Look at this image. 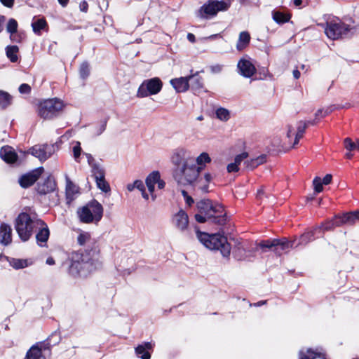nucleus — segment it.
<instances>
[{
	"label": "nucleus",
	"mask_w": 359,
	"mask_h": 359,
	"mask_svg": "<svg viewBox=\"0 0 359 359\" xmlns=\"http://www.w3.org/2000/svg\"><path fill=\"white\" fill-rule=\"evenodd\" d=\"M102 267L99 250L95 248L84 252H74L69 267V273L74 276L86 277Z\"/></svg>",
	"instance_id": "f257e3e1"
},
{
	"label": "nucleus",
	"mask_w": 359,
	"mask_h": 359,
	"mask_svg": "<svg viewBox=\"0 0 359 359\" xmlns=\"http://www.w3.org/2000/svg\"><path fill=\"white\" fill-rule=\"evenodd\" d=\"M198 213L195 215L199 223L210 221L218 225H224L227 217L222 205L210 200H201L197 203Z\"/></svg>",
	"instance_id": "f03ea898"
},
{
	"label": "nucleus",
	"mask_w": 359,
	"mask_h": 359,
	"mask_svg": "<svg viewBox=\"0 0 359 359\" xmlns=\"http://www.w3.org/2000/svg\"><path fill=\"white\" fill-rule=\"evenodd\" d=\"M39 224H43V220L36 215L31 216L27 212H21L15 220V229L19 238L23 242L27 241L37 229Z\"/></svg>",
	"instance_id": "7ed1b4c3"
},
{
	"label": "nucleus",
	"mask_w": 359,
	"mask_h": 359,
	"mask_svg": "<svg viewBox=\"0 0 359 359\" xmlns=\"http://www.w3.org/2000/svg\"><path fill=\"white\" fill-rule=\"evenodd\" d=\"M203 169V167L196 165L194 158H186L181 167L175 168L174 177L178 184L191 185L196 182Z\"/></svg>",
	"instance_id": "20e7f679"
},
{
	"label": "nucleus",
	"mask_w": 359,
	"mask_h": 359,
	"mask_svg": "<svg viewBox=\"0 0 359 359\" xmlns=\"http://www.w3.org/2000/svg\"><path fill=\"white\" fill-rule=\"evenodd\" d=\"M196 236L205 248L211 250H219L224 257L229 256L231 247L224 236L219 233L209 234L197 229Z\"/></svg>",
	"instance_id": "39448f33"
},
{
	"label": "nucleus",
	"mask_w": 359,
	"mask_h": 359,
	"mask_svg": "<svg viewBox=\"0 0 359 359\" xmlns=\"http://www.w3.org/2000/svg\"><path fill=\"white\" fill-rule=\"evenodd\" d=\"M103 207L96 200H93L85 206L79 208L77 215L80 221L85 224H97L103 216Z\"/></svg>",
	"instance_id": "423d86ee"
},
{
	"label": "nucleus",
	"mask_w": 359,
	"mask_h": 359,
	"mask_svg": "<svg viewBox=\"0 0 359 359\" xmlns=\"http://www.w3.org/2000/svg\"><path fill=\"white\" fill-rule=\"evenodd\" d=\"M64 107L63 102L60 99L45 100L39 104L38 114L43 119H52L60 114Z\"/></svg>",
	"instance_id": "0eeeda50"
},
{
	"label": "nucleus",
	"mask_w": 359,
	"mask_h": 359,
	"mask_svg": "<svg viewBox=\"0 0 359 359\" xmlns=\"http://www.w3.org/2000/svg\"><path fill=\"white\" fill-rule=\"evenodd\" d=\"M231 6L229 1L226 0H208L198 11V16L201 18H211L219 11H227Z\"/></svg>",
	"instance_id": "6e6552de"
},
{
	"label": "nucleus",
	"mask_w": 359,
	"mask_h": 359,
	"mask_svg": "<svg viewBox=\"0 0 359 359\" xmlns=\"http://www.w3.org/2000/svg\"><path fill=\"white\" fill-rule=\"evenodd\" d=\"M163 88V82L158 77L144 80L139 86L137 97L140 98L158 94Z\"/></svg>",
	"instance_id": "1a4fd4ad"
},
{
	"label": "nucleus",
	"mask_w": 359,
	"mask_h": 359,
	"mask_svg": "<svg viewBox=\"0 0 359 359\" xmlns=\"http://www.w3.org/2000/svg\"><path fill=\"white\" fill-rule=\"evenodd\" d=\"M350 31L349 26L341 22H327L325 29V32L327 37L333 40L348 36Z\"/></svg>",
	"instance_id": "9d476101"
},
{
	"label": "nucleus",
	"mask_w": 359,
	"mask_h": 359,
	"mask_svg": "<svg viewBox=\"0 0 359 359\" xmlns=\"http://www.w3.org/2000/svg\"><path fill=\"white\" fill-rule=\"evenodd\" d=\"M57 149L56 144H41L34 145L29 151L32 155L43 162L50 158Z\"/></svg>",
	"instance_id": "9b49d317"
},
{
	"label": "nucleus",
	"mask_w": 359,
	"mask_h": 359,
	"mask_svg": "<svg viewBox=\"0 0 359 359\" xmlns=\"http://www.w3.org/2000/svg\"><path fill=\"white\" fill-rule=\"evenodd\" d=\"M50 338L46 341L38 342L33 345L27 352L25 359H46V353L50 352Z\"/></svg>",
	"instance_id": "f8f14e48"
},
{
	"label": "nucleus",
	"mask_w": 359,
	"mask_h": 359,
	"mask_svg": "<svg viewBox=\"0 0 359 359\" xmlns=\"http://www.w3.org/2000/svg\"><path fill=\"white\" fill-rule=\"evenodd\" d=\"M238 72L245 78H250L256 73V68L250 59L243 57L237 64Z\"/></svg>",
	"instance_id": "ddd939ff"
},
{
	"label": "nucleus",
	"mask_w": 359,
	"mask_h": 359,
	"mask_svg": "<svg viewBox=\"0 0 359 359\" xmlns=\"http://www.w3.org/2000/svg\"><path fill=\"white\" fill-rule=\"evenodd\" d=\"M43 170V168H40L21 176L19 179L20 186L23 188H27L33 185L39 178Z\"/></svg>",
	"instance_id": "4468645a"
},
{
	"label": "nucleus",
	"mask_w": 359,
	"mask_h": 359,
	"mask_svg": "<svg viewBox=\"0 0 359 359\" xmlns=\"http://www.w3.org/2000/svg\"><path fill=\"white\" fill-rule=\"evenodd\" d=\"M95 178L96 185L99 189L104 193H108L111 191L109 184L105 180V171L104 168L96 169V171L92 173Z\"/></svg>",
	"instance_id": "2eb2a0df"
},
{
	"label": "nucleus",
	"mask_w": 359,
	"mask_h": 359,
	"mask_svg": "<svg viewBox=\"0 0 359 359\" xmlns=\"http://www.w3.org/2000/svg\"><path fill=\"white\" fill-rule=\"evenodd\" d=\"M55 180L53 177L48 176L43 182L38 183L37 192L41 195H46L55 191Z\"/></svg>",
	"instance_id": "dca6fc26"
},
{
	"label": "nucleus",
	"mask_w": 359,
	"mask_h": 359,
	"mask_svg": "<svg viewBox=\"0 0 359 359\" xmlns=\"http://www.w3.org/2000/svg\"><path fill=\"white\" fill-rule=\"evenodd\" d=\"M36 230H38L36 235V243L39 246L43 247L46 245L50 236L49 229L43 221V224H39Z\"/></svg>",
	"instance_id": "f3484780"
},
{
	"label": "nucleus",
	"mask_w": 359,
	"mask_h": 359,
	"mask_svg": "<svg viewBox=\"0 0 359 359\" xmlns=\"http://www.w3.org/2000/svg\"><path fill=\"white\" fill-rule=\"evenodd\" d=\"M173 223L179 230L184 231L189 224L187 214L183 210H180L174 215Z\"/></svg>",
	"instance_id": "a211bd4d"
},
{
	"label": "nucleus",
	"mask_w": 359,
	"mask_h": 359,
	"mask_svg": "<svg viewBox=\"0 0 359 359\" xmlns=\"http://www.w3.org/2000/svg\"><path fill=\"white\" fill-rule=\"evenodd\" d=\"M1 158L7 163H14L18 160V154L13 147L4 146L0 150Z\"/></svg>",
	"instance_id": "6ab92c4d"
},
{
	"label": "nucleus",
	"mask_w": 359,
	"mask_h": 359,
	"mask_svg": "<svg viewBox=\"0 0 359 359\" xmlns=\"http://www.w3.org/2000/svg\"><path fill=\"white\" fill-rule=\"evenodd\" d=\"M189 76L184 77L175 78L170 80L171 86L177 93H184L189 88Z\"/></svg>",
	"instance_id": "aec40b11"
},
{
	"label": "nucleus",
	"mask_w": 359,
	"mask_h": 359,
	"mask_svg": "<svg viewBox=\"0 0 359 359\" xmlns=\"http://www.w3.org/2000/svg\"><path fill=\"white\" fill-rule=\"evenodd\" d=\"M12 241L11 227L5 223L0 225V243L3 245H8Z\"/></svg>",
	"instance_id": "412c9836"
},
{
	"label": "nucleus",
	"mask_w": 359,
	"mask_h": 359,
	"mask_svg": "<svg viewBox=\"0 0 359 359\" xmlns=\"http://www.w3.org/2000/svg\"><path fill=\"white\" fill-rule=\"evenodd\" d=\"M154 344L151 342H144L142 344L138 345L135 351L136 355L141 359H150L151 354L149 351L153 349Z\"/></svg>",
	"instance_id": "4be33fe9"
},
{
	"label": "nucleus",
	"mask_w": 359,
	"mask_h": 359,
	"mask_svg": "<svg viewBox=\"0 0 359 359\" xmlns=\"http://www.w3.org/2000/svg\"><path fill=\"white\" fill-rule=\"evenodd\" d=\"M277 241V245L275 246L274 251L276 253L281 254L283 251H285L291 248H296L297 245H294V241H289L287 238L283 239H275Z\"/></svg>",
	"instance_id": "5701e85b"
},
{
	"label": "nucleus",
	"mask_w": 359,
	"mask_h": 359,
	"mask_svg": "<svg viewBox=\"0 0 359 359\" xmlns=\"http://www.w3.org/2000/svg\"><path fill=\"white\" fill-rule=\"evenodd\" d=\"M271 15L273 20L279 25L289 22L291 18L290 13H283L278 10H273Z\"/></svg>",
	"instance_id": "b1692460"
},
{
	"label": "nucleus",
	"mask_w": 359,
	"mask_h": 359,
	"mask_svg": "<svg viewBox=\"0 0 359 359\" xmlns=\"http://www.w3.org/2000/svg\"><path fill=\"white\" fill-rule=\"evenodd\" d=\"M250 34L248 32H241L236 43L237 50L239 51L244 50L250 43Z\"/></svg>",
	"instance_id": "393cba45"
},
{
	"label": "nucleus",
	"mask_w": 359,
	"mask_h": 359,
	"mask_svg": "<svg viewBox=\"0 0 359 359\" xmlns=\"http://www.w3.org/2000/svg\"><path fill=\"white\" fill-rule=\"evenodd\" d=\"M6 55L11 62H16L18 60L19 48L18 46H7L5 48Z\"/></svg>",
	"instance_id": "a878e982"
},
{
	"label": "nucleus",
	"mask_w": 359,
	"mask_h": 359,
	"mask_svg": "<svg viewBox=\"0 0 359 359\" xmlns=\"http://www.w3.org/2000/svg\"><path fill=\"white\" fill-rule=\"evenodd\" d=\"M317 231H319L318 230H316V227H315L313 230H311L309 231L305 232L303 233L299 240V243L297 245V246L299 245H306L308 243L313 241L315 238V234Z\"/></svg>",
	"instance_id": "bb28decb"
},
{
	"label": "nucleus",
	"mask_w": 359,
	"mask_h": 359,
	"mask_svg": "<svg viewBox=\"0 0 359 359\" xmlns=\"http://www.w3.org/2000/svg\"><path fill=\"white\" fill-rule=\"evenodd\" d=\"M266 161V156L264 154L260 155L256 158H252L245 162L246 167L250 170H253L258 165L263 164Z\"/></svg>",
	"instance_id": "cd10ccee"
},
{
	"label": "nucleus",
	"mask_w": 359,
	"mask_h": 359,
	"mask_svg": "<svg viewBox=\"0 0 359 359\" xmlns=\"http://www.w3.org/2000/svg\"><path fill=\"white\" fill-rule=\"evenodd\" d=\"M189 84L192 89L198 90L203 87V79L198 73L189 76Z\"/></svg>",
	"instance_id": "c85d7f7f"
},
{
	"label": "nucleus",
	"mask_w": 359,
	"mask_h": 359,
	"mask_svg": "<svg viewBox=\"0 0 359 359\" xmlns=\"http://www.w3.org/2000/svg\"><path fill=\"white\" fill-rule=\"evenodd\" d=\"M13 97L7 92L0 90V108L6 109L12 103Z\"/></svg>",
	"instance_id": "c756f323"
},
{
	"label": "nucleus",
	"mask_w": 359,
	"mask_h": 359,
	"mask_svg": "<svg viewBox=\"0 0 359 359\" xmlns=\"http://www.w3.org/2000/svg\"><path fill=\"white\" fill-rule=\"evenodd\" d=\"M107 119L104 118L100 121L97 124L95 125L92 128V134L93 136L97 137L102 134L106 130Z\"/></svg>",
	"instance_id": "7c9ffc66"
},
{
	"label": "nucleus",
	"mask_w": 359,
	"mask_h": 359,
	"mask_svg": "<svg viewBox=\"0 0 359 359\" xmlns=\"http://www.w3.org/2000/svg\"><path fill=\"white\" fill-rule=\"evenodd\" d=\"M343 217L345 224H353L355 222L359 221V211L344 213Z\"/></svg>",
	"instance_id": "2f4dec72"
},
{
	"label": "nucleus",
	"mask_w": 359,
	"mask_h": 359,
	"mask_svg": "<svg viewBox=\"0 0 359 359\" xmlns=\"http://www.w3.org/2000/svg\"><path fill=\"white\" fill-rule=\"evenodd\" d=\"M344 148L348 151H359V140L357 139L356 142H353L350 137H346L344 140Z\"/></svg>",
	"instance_id": "473e14b6"
},
{
	"label": "nucleus",
	"mask_w": 359,
	"mask_h": 359,
	"mask_svg": "<svg viewBox=\"0 0 359 359\" xmlns=\"http://www.w3.org/2000/svg\"><path fill=\"white\" fill-rule=\"evenodd\" d=\"M307 127V122H304L303 121L298 122L297 132L296 133L294 145H296L299 143V140L303 137V135L305 133L306 128Z\"/></svg>",
	"instance_id": "72a5a7b5"
},
{
	"label": "nucleus",
	"mask_w": 359,
	"mask_h": 359,
	"mask_svg": "<svg viewBox=\"0 0 359 359\" xmlns=\"http://www.w3.org/2000/svg\"><path fill=\"white\" fill-rule=\"evenodd\" d=\"M320 356V353L308 348L306 352L301 350L299 353V359H315Z\"/></svg>",
	"instance_id": "f704fd0d"
},
{
	"label": "nucleus",
	"mask_w": 359,
	"mask_h": 359,
	"mask_svg": "<svg viewBox=\"0 0 359 359\" xmlns=\"http://www.w3.org/2000/svg\"><path fill=\"white\" fill-rule=\"evenodd\" d=\"M46 25V21L43 18H39L32 23L33 31L36 34H39L41 30L44 29Z\"/></svg>",
	"instance_id": "c9c22d12"
},
{
	"label": "nucleus",
	"mask_w": 359,
	"mask_h": 359,
	"mask_svg": "<svg viewBox=\"0 0 359 359\" xmlns=\"http://www.w3.org/2000/svg\"><path fill=\"white\" fill-rule=\"evenodd\" d=\"M215 113L217 118L222 121H226L230 118L229 111L225 108L220 107Z\"/></svg>",
	"instance_id": "e433bc0d"
},
{
	"label": "nucleus",
	"mask_w": 359,
	"mask_h": 359,
	"mask_svg": "<svg viewBox=\"0 0 359 359\" xmlns=\"http://www.w3.org/2000/svg\"><path fill=\"white\" fill-rule=\"evenodd\" d=\"M211 161L209 154L206 152L201 154L195 160L197 166L203 167V164L208 163Z\"/></svg>",
	"instance_id": "4c0bfd02"
},
{
	"label": "nucleus",
	"mask_w": 359,
	"mask_h": 359,
	"mask_svg": "<svg viewBox=\"0 0 359 359\" xmlns=\"http://www.w3.org/2000/svg\"><path fill=\"white\" fill-rule=\"evenodd\" d=\"M10 264L15 269H20L27 266V261L26 259L12 258Z\"/></svg>",
	"instance_id": "58836bf2"
},
{
	"label": "nucleus",
	"mask_w": 359,
	"mask_h": 359,
	"mask_svg": "<svg viewBox=\"0 0 359 359\" xmlns=\"http://www.w3.org/2000/svg\"><path fill=\"white\" fill-rule=\"evenodd\" d=\"M183 151H176L172 156V162L176 165V168L181 167L183 161Z\"/></svg>",
	"instance_id": "ea45409f"
},
{
	"label": "nucleus",
	"mask_w": 359,
	"mask_h": 359,
	"mask_svg": "<svg viewBox=\"0 0 359 359\" xmlns=\"http://www.w3.org/2000/svg\"><path fill=\"white\" fill-rule=\"evenodd\" d=\"M161 175L158 171H153L146 178V184L155 185L159 180Z\"/></svg>",
	"instance_id": "a19ab883"
},
{
	"label": "nucleus",
	"mask_w": 359,
	"mask_h": 359,
	"mask_svg": "<svg viewBox=\"0 0 359 359\" xmlns=\"http://www.w3.org/2000/svg\"><path fill=\"white\" fill-rule=\"evenodd\" d=\"M84 155L86 156L88 163L89 165L91 167L92 173L96 171V169H102L103 168L100 164L95 162V160L93 157L90 154L85 153Z\"/></svg>",
	"instance_id": "79ce46f5"
},
{
	"label": "nucleus",
	"mask_w": 359,
	"mask_h": 359,
	"mask_svg": "<svg viewBox=\"0 0 359 359\" xmlns=\"http://www.w3.org/2000/svg\"><path fill=\"white\" fill-rule=\"evenodd\" d=\"M26 37V34L23 32H16L13 34H10V39L14 43H21Z\"/></svg>",
	"instance_id": "37998d69"
},
{
	"label": "nucleus",
	"mask_w": 359,
	"mask_h": 359,
	"mask_svg": "<svg viewBox=\"0 0 359 359\" xmlns=\"http://www.w3.org/2000/svg\"><path fill=\"white\" fill-rule=\"evenodd\" d=\"M336 227L333 218L330 220L327 221L325 223H323L320 226H316V230H318L319 231H321L323 230V232L325 231H330L334 229Z\"/></svg>",
	"instance_id": "c03bdc74"
},
{
	"label": "nucleus",
	"mask_w": 359,
	"mask_h": 359,
	"mask_svg": "<svg viewBox=\"0 0 359 359\" xmlns=\"http://www.w3.org/2000/svg\"><path fill=\"white\" fill-rule=\"evenodd\" d=\"M202 180L204 181V184L200 185L201 191L203 193H207L208 192L209 184L212 180V177L211 174L208 172L204 175L203 177H202Z\"/></svg>",
	"instance_id": "a18cd8bd"
},
{
	"label": "nucleus",
	"mask_w": 359,
	"mask_h": 359,
	"mask_svg": "<svg viewBox=\"0 0 359 359\" xmlns=\"http://www.w3.org/2000/svg\"><path fill=\"white\" fill-rule=\"evenodd\" d=\"M66 191L67 194H74L78 192V187L66 176Z\"/></svg>",
	"instance_id": "49530a36"
},
{
	"label": "nucleus",
	"mask_w": 359,
	"mask_h": 359,
	"mask_svg": "<svg viewBox=\"0 0 359 359\" xmlns=\"http://www.w3.org/2000/svg\"><path fill=\"white\" fill-rule=\"evenodd\" d=\"M80 76L83 79H86L90 74V67L88 62H84L81 64L79 69Z\"/></svg>",
	"instance_id": "de8ad7c7"
},
{
	"label": "nucleus",
	"mask_w": 359,
	"mask_h": 359,
	"mask_svg": "<svg viewBox=\"0 0 359 359\" xmlns=\"http://www.w3.org/2000/svg\"><path fill=\"white\" fill-rule=\"evenodd\" d=\"M18 22L15 19L11 18L7 23L6 31L9 34L16 32H18Z\"/></svg>",
	"instance_id": "09e8293b"
},
{
	"label": "nucleus",
	"mask_w": 359,
	"mask_h": 359,
	"mask_svg": "<svg viewBox=\"0 0 359 359\" xmlns=\"http://www.w3.org/2000/svg\"><path fill=\"white\" fill-rule=\"evenodd\" d=\"M90 240V234L88 232L81 233L77 238L78 243L83 245Z\"/></svg>",
	"instance_id": "8fccbe9b"
},
{
	"label": "nucleus",
	"mask_w": 359,
	"mask_h": 359,
	"mask_svg": "<svg viewBox=\"0 0 359 359\" xmlns=\"http://www.w3.org/2000/svg\"><path fill=\"white\" fill-rule=\"evenodd\" d=\"M81 154V143L79 142H76L74 146L73 147V154H74V160L78 163L80 162Z\"/></svg>",
	"instance_id": "3c124183"
},
{
	"label": "nucleus",
	"mask_w": 359,
	"mask_h": 359,
	"mask_svg": "<svg viewBox=\"0 0 359 359\" xmlns=\"http://www.w3.org/2000/svg\"><path fill=\"white\" fill-rule=\"evenodd\" d=\"M277 241L275 239L263 241L259 243V246L262 248H271L276 246Z\"/></svg>",
	"instance_id": "603ef678"
},
{
	"label": "nucleus",
	"mask_w": 359,
	"mask_h": 359,
	"mask_svg": "<svg viewBox=\"0 0 359 359\" xmlns=\"http://www.w3.org/2000/svg\"><path fill=\"white\" fill-rule=\"evenodd\" d=\"M313 186H314V189H315V191L317 192V193H320L323 191V182H322V180L318 177H316L313 181Z\"/></svg>",
	"instance_id": "864d4df0"
},
{
	"label": "nucleus",
	"mask_w": 359,
	"mask_h": 359,
	"mask_svg": "<svg viewBox=\"0 0 359 359\" xmlns=\"http://www.w3.org/2000/svg\"><path fill=\"white\" fill-rule=\"evenodd\" d=\"M243 252H245L244 247L243 245L240 246L238 245L237 248L233 252L234 257L238 259H243L244 257L242 255Z\"/></svg>",
	"instance_id": "5fc2aeb1"
},
{
	"label": "nucleus",
	"mask_w": 359,
	"mask_h": 359,
	"mask_svg": "<svg viewBox=\"0 0 359 359\" xmlns=\"http://www.w3.org/2000/svg\"><path fill=\"white\" fill-rule=\"evenodd\" d=\"M31 86L27 83H22L19 86L18 90L21 94H29L31 93Z\"/></svg>",
	"instance_id": "6e6d98bb"
},
{
	"label": "nucleus",
	"mask_w": 359,
	"mask_h": 359,
	"mask_svg": "<svg viewBox=\"0 0 359 359\" xmlns=\"http://www.w3.org/2000/svg\"><path fill=\"white\" fill-rule=\"evenodd\" d=\"M248 156V154L247 152H243L238 155H237L234 158V162L239 165L240 163Z\"/></svg>",
	"instance_id": "4d7b16f0"
},
{
	"label": "nucleus",
	"mask_w": 359,
	"mask_h": 359,
	"mask_svg": "<svg viewBox=\"0 0 359 359\" xmlns=\"http://www.w3.org/2000/svg\"><path fill=\"white\" fill-rule=\"evenodd\" d=\"M333 220H334V223L337 226H342L344 224V217H343V215H335L334 217H333Z\"/></svg>",
	"instance_id": "13d9d810"
},
{
	"label": "nucleus",
	"mask_w": 359,
	"mask_h": 359,
	"mask_svg": "<svg viewBox=\"0 0 359 359\" xmlns=\"http://www.w3.org/2000/svg\"><path fill=\"white\" fill-rule=\"evenodd\" d=\"M330 110L327 109L325 110L323 109H318L316 114H315V116L318 118L319 116L320 117H325L327 115H328L330 113Z\"/></svg>",
	"instance_id": "bf43d9fd"
},
{
	"label": "nucleus",
	"mask_w": 359,
	"mask_h": 359,
	"mask_svg": "<svg viewBox=\"0 0 359 359\" xmlns=\"http://www.w3.org/2000/svg\"><path fill=\"white\" fill-rule=\"evenodd\" d=\"M226 169L228 172H234L238 171L239 170L238 165L235 162L229 163L227 165Z\"/></svg>",
	"instance_id": "052dcab7"
},
{
	"label": "nucleus",
	"mask_w": 359,
	"mask_h": 359,
	"mask_svg": "<svg viewBox=\"0 0 359 359\" xmlns=\"http://www.w3.org/2000/svg\"><path fill=\"white\" fill-rule=\"evenodd\" d=\"M201 184H204V181L202 180V177H200L199 176L197 177V180H196V182L194 183H192L191 185L194 189H198V190H201Z\"/></svg>",
	"instance_id": "680f3d73"
},
{
	"label": "nucleus",
	"mask_w": 359,
	"mask_h": 359,
	"mask_svg": "<svg viewBox=\"0 0 359 359\" xmlns=\"http://www.w3.org/2000/svg\"><path fill=\"white\" fill-rule=\"evenodd\" d=\"M79 9L81 11L86 13L88 10V4L86 1L83 0L79 4Z\"/></svg>",
	"instance_id": "e2e57ef3"
},
{
	"label": "nucleus",
	"mask_w": 359,
	"mask_h": 359,
	"mask_svg": "<svg viewBox=\"0 0 359 359\" xmlns=\"http://www.w3.org/2000/svg\"><path fill=\"white\" fill-rule=\"evenodd\" d=\"M134 186L135 188L137 189L138 190L143 191L144 189V184L142 181L137 180L134 182Z\"/></svg>",
	"instance_id": "0e129e2a"
},
{
	"label": "nucleus",
	"mask_w": 359,
	"mask_h": 359,
	"mask_svg": "<svg viewBox=\"0 0 359 359\" xmlns=\"http://www.w3.org/2000/svg\"><path fill=\"white\" fill-rule=\"evenodd\" d=\"M146 185L148 188L149 193L151 194L152 201H155L156 198V196L155 194H154L155 185H152V184H146Z\"/></svg>",
	"instance_id": "69168bd1"
},
{
	"label": "nucleus",
	"mask_w": 359,
	"mask_h": 359,
	"mask_svg": "<svg viewBox=\"0 0 359 359\" xmlns=\"http://www.w3.org/2000/svg\"><path fill=\"white\" fill-rule=\"evenodd\" d=\"M1 4L8 8H12L14 4V0H0Z\"/></svg>",
	"instance_id": "338daca9"
},
{
	"label": "nucleus",
	"mask_w": 359,
	"mask_h": 359,
	"mask_svg": "<svg viewBox=\"0 0 359 359\" xmlns=\"http://www.w3.org/2000/svg\"><path fill=\"white\" fill-rule=\"evenodd\" d=\"M332 176L330 174H327L323 179L322 182L323 184H329L332 181Z\"/></svg>",
	"instance_id": "774afa93"
}]
</instances>
